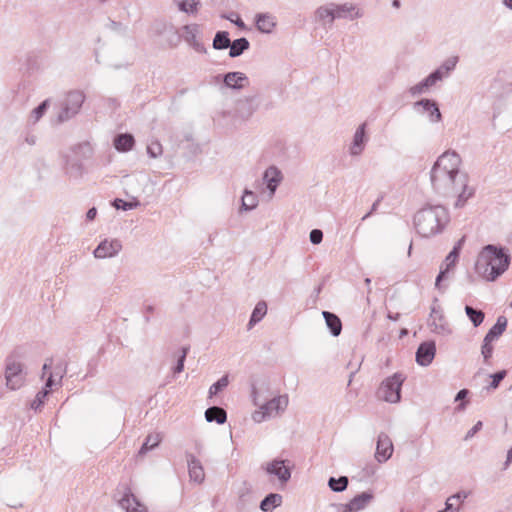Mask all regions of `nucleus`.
Returning <instances> with one entry per match:
<instances>
[{
  "instance_id": "54",
  "label": "nucleus",
  "mask_w": 512,
  "mask_h": 512,
  "mask_svg": "<svg viewBox=\"0 0 512 512\" xmlns=\"http://www.w3.org/2000/svg\"><path fill=\"white\" fill-rule=\"evenodd\" d=\"M312 244H320L323 240V232L320 229H313L309 235Z\"/></svg>"
},
{
  "instance_id": "63",
  "label": "nucleus",
  "mask_w": 512,
  "mask_h": 512,
  "mask_svg": "<svg viewBox=\"0 0 512 512\" xmlns=\"http://www.w3.org/2000/svg\"><path fill=\"white\" fill-rule=\"evenodd\" d=\"M511 462H512V447L507 452V458H506V461L504 463L503 469H507Z\"/></svg>"
},
{
  "instance_id": "32",
  "label": "nucleus",
  "mask_w": 512,
  "mask_h": 512,
  "mask_svg": "<svg viewBox=\"0 0 512 512\" xmlns=\"http://www.w3.org/2000/svg\"><path fill=\"white\" fill-rule=\"evenodd\" d=\"M316 18L323 22L324 25L331 26L335 20V13L333 10V5L328 4L325 6H320L315 12Z\"/></svg>"
},
{
  "instance_id": "8",
  "label": "nucleus",
  "mask_w": 512,
  "mask_h": 512,
  "mask_svg": "<svg viewBox=\"0 0 512 512\" xmlns=\"http://www.w3.org/2000/svg\"><path fill=\"white\" fill-rule=\"evenodd\" d=\"M465 241V238L462 237L452 248V250L449 252V254L444 259L440 271L436 277L435 280V287L440 290L444 291L446 289V286H442V281H444L447 278V274L455 267L456 262L458 261L460 251L462 248V245Z\"/></svg>"
},
{
  "instance_id": "62",
  "label": "nucleus",
  "mask_w": 512,
  "mask_h": 512,
  "mask_svg": "<svg viewBox=\"0 0 512 512\" xmlns=\"http://www.w3.org/2000/svg\"><path fill=\"white\" fill-rule=\"evenodd\" d=\"M37 137L35 135L29 134L25 137V142L32 146L36 144Z\"/></svg>"
},
{
  "instance_id": "46",
  "label": "nucleus",
  "mask_w": 512,
  "mask_h": 512,
  "mask_svg": "<svg viewBox=\"0 0 512 512\" xmlns=\"http://www.w3.org/2000/svg\"><path fill=\"white\" fill-rule=\"evenodd\" d=\"M112 205L116 209L127 211L137 208L140 205V202L137 199H135L134 201H124L122 199L116 198L113 201Z\"/></svg>"
},
{
  "instance_id": "2",
  "label": "nucleus",
  "mask_w": 512,
  "mask_h": 512,
  "mask_svg": "<svg viewBox=\"0 0 512 512\" xmlns=\"http://www.w3.org/2000/svg\"><path fill=\"white\" fill-rule=\"evenodd\" d=\"M430 180L434 191L444 197L458 196L456 206L464 203L474 194V189L469 188L466 173L454 174L449 171L430 172Z\"/></svg>"
},
{
  "instance_id": "56",
  "label": "nucleus",
  "mask_w": 512,
  "mask_h": 512,
  "mask_svg": "<svg viewBox=\"0 0 512 512\" xmlns=\"http://www.w3.org/2000/svg\"><path fill=\"white\" fill-rule=\"evenodd\" d=\"M482 426H483V423L482 421H478L465 435L464 437V440L465 441H468L469 439H471L472 437H474V435L479 432L481 429H482Z\"/></svg>"
},
{
  "instance_id": "48",
  "label": "nucleus",
  "mask_w": 512,
  "mask_h": 512,
  "mask_svg": "<svg viewBox=\"0 0 512 512\" xmlns=\"http://www.w3.org/2000/svg\"><path fill=\"white\" fill-rule=\"evenodd\" d=\"M147 154L150 158H158L163 153V147L158 140H153L147 145Z\"/></svg>"
},
{
  "instance_id": "45",
  "label": "nucleus",
  "mask_w": 512,
  "mask_h": 512,
  "mask_svg": "<svg viewBox=\"0 0 512 512\" xmlns=\"http://www.w3.org/2000/svg\"><path fill=\"white\" fill-rule=\"evenodd\" d=\"M50 394V391L46 388H42L35 396V399L31 402L30 407L35 411L41 410L43 407L47 396Z\"/></svg>"
},
{
  "instance_id": "18",
  "label": "nucleus",
  "mask_w": 512,
  "mask_h": 512,
  "mask_svg": "<svg viewBox=\"0 0 512 512\" xmlns=\"http://www.w3.org/2000/svg\"><path fill=\"white\" fill-rule=\"evenodd\" d=\"M368 138L366 136V123H362L356 129L352 143L349 148V153L352 156H359L365 149Z\"/></svg>"
},
{
  "instance_id": "30",
  "label": "nucleus",
  "mask_w": 512,
  "mask_h": 512,
  "mask_svg": "<svg viewBox=\"0 0 512 512\" xmlns=\"http://www.w3.org/2000/svg\"><path fill=\"white\" fill-rule=\"evenodd\" d=\"M205 419L207 422L224 424L227 420V413L219 406H211L205 411Z\"/></svg>"
},
{
  "instance_id": "60",
  "label": "nucleus",
  "mask_w": 512,
  "mask_h": 512,
  "mask_svg": "<svg viewBox=\"0 0 512 512\" xmlns=\"http://www.w3.org/2000/svg\"><path fill=\"white\" fill-rule=\"evenodd\" d=\"M380 199H377L373 204H372V207L370 209V211L368 213H366L363 217H362V221L366 220L368 217H370L378 208V205L380 203Z\"/></svg>"
},
{
  "instance_id": "27",
  "label": "nucleus",
  "mask_w": 512,
  "mask_h": 512,
  "mask_svg": "<svg viewBox=\"0 0 512 512\" xmlns=\"http://www.w3.org/2000/svg\"><path fill=\"white\" fill-rule=\"evenodd\" d=\"M257 29L262 33H271L276 25L275 18L268 13H259L255 17Z\"/></svg>"
},
{
  "instance_id": "9",
  "label": "nucleus",
  "mask_w": 512,
  "mask_h": 512,
  "mask_svg": "<svg viewBox=\"0 0 512 512\" xmlns=\"http://www.w3.org/2000/svg\"><path fill=\"white\" fill-rule=\"evenodd\" d=\"M461 162V157L456 151L448 150L438 157L431 170L462 174L463 172L459 170Z\"/></svg>"
},
{
  "instance_id": "50",
  "label": "nucleus",
  "mask_w": 512,
  "mask_h": 512,
  "mask_svg": "<svg viewBox=\"0 0 512 512\" xmlns=\"http://www.w3.org/2000/svg\"><path fill=\"white\" fill-rule=\"evenodd\" d=\"M494 347L491 341H487L483 339V343L481 346V354L483 356V360L485 364H489L490 358L492 357Z\"/></svg>"
},
{
  "instance_id": "11",
  "label": "nucleus",
  "mask_w": 512,
  "mask_h": 512,
  "mask_svg": "<svg viewBox=\"0 0 512 512\" xmlns=\"http://www.w3.org/2000/svg\"><path fill=\"white\" fill-rule=\"evenodd\" d=\"M201 29L198 24H187L182 27L181 38L196 52L205 54L206 47L200 39Z\"/></svg>"
},
{
  "instance_id": "4",
  "label": "nucleus",
  "mask_w": 512,
  "mask_h": 512,
  "mask_svg": "<svg viewBox=\"0 0 512 512\" xmlns=\"http://www.w3.org/2000/svg\"><path fill=\"white\" fill-rule=\"evenodd\" d=\"M252 398L255 406L259 407V410L252 414V419L256 423H261L266 419L278 415L283 412L288 406V396L280 395L273 397L270 400H266L261 397V394L255 387L252 389Z\"/></svg>"
},
{
  "instance_id": "43",
  "label": "nucleus",
  "mask_w": 512,
  "mask_h": 512,
  "mask_svg": "<svg viewBox=\"0 0 512 512\" xmlns=\"http://www.w3.org/2000/svg\"><path fill=\"white\" fill-rule=\"evenodd\" d=\"M435 85V83L431 80L429 76L423 79L418 84L409 88V93L412 96H417L425 93L431 86Z\"/></svg>"
},
{
  "instance_id": "14",
  "label": "nucleus",
  "mask_w": 512,
  "mask_h": 512,
  "mask_svg": "<svg viewBox=\"0 0 512 512\" xmlns=\"http://www.w3.org/2000/svg\"><path fill=\"white\" fill-rule=\"evenodd\" d=\"M374 499L372 491L362 492L353 497L348 503L342 504L343 512H359L365 509Z\"/></svg>"
},
{
  "instance_id": "16",
  "label": "nucleus",
  "mask_w": 512,
  "mask_h": 512,
  "mask_svg": "<svg viewBox=\"0 0 512 512\" xmlns=\"http://www.w3.org/2000/svg\"><path fill=\"white\" fill-rule=\"evenodd\" d=\"M223 86L232 90H241L249 85V79L243 72H228L222 76Z\"/></svg>"
},
{
  "instance_id": "49",
  "label": "nucleus",
  "mask_w": 512,
  "mask_h": 512,
  "mask_svg": "<svg viewBox=\"0 0 512 512\" xmlns=\"http://www.w3.org/2000/svg\"><path fill=\"white\" fill-rule=\"evenodd\" d=\"M229 384L228 376H222L218 381H216L209 389V397L216 395L218 392L222 391Z\"/></svg>"
},
{
  "instance_id": "59",
  "label": "nucleus",
  "mask_w": 512,
  "mask_h": 512,
  "mask_svg": "<svg viewBox=\"0 0 512 512\" xmlns=\"http://www.w3.org/2000/svg\"><path fill=\"white\" fill-rule=\"evenodd\" d=\"M468 394H469V390L468 389H461V390H459L457 392L454 401L455 402H458V401L464 402V399H466Z\"/></svg>"
},
{
  "instance_id": "17",
  "label": "nucleus",
  "mask_w": 512,
  "mask_h": 512,
  "mask_svg": "<svg viewBox=\"0 0 512 512\" xmlns=\"http://www.w3.org/2000/svg\"><path fill=\"white\" fill-rule=\"evenodd\" d=\"M285 463V460L275 459L266 465L265 470L268 474L275 475L281 483H286L291 478V470Z\"/></svg>"
},
{
  "instance_id": "37",
  "label": "nucleus",
  "mask_w": 512,
  "mask_h": 512,
  "mask_svg": "<svg viewBox=\"0 0 512 512\" xmlns=\"http://www.w3.org/2000/svg\"><path fill=\"white\" fill-rule=\"evenodd\" d=\"M181 12L189 15H196L199 10V0H173Z\"/></svg>"
},
{
  "instance_id": "41",
  "label": "nucleus",
  "mask_w": 512,
  "mask_h": 512,
  "mask_svg": "<svg viewBox=\"0 0 512 512\" xmlns=\"http://www.w3.org/2000/svg\"><path fill=\"white\" fill-rule=\"evenodd\" d=\"M465 312L475 327L480 326L484 321L485 314L482 310L475 309L472 306L466 305Z\"/></svg>"
},
{
  "instance_id": "52",
  "label": "nucleus",
  "mask_w": 512,
  "mask_h": 512,
  "mask_svg": "<svg viewBox=\"0 0 512 512\" xmlns=\"http://www.w3.org/2000/svg\"><path fill=\"white\" fill-rule=\"evenodd\" d=\"M181 39V34L175 27L167 34V43L170 47H177L181 42Z\"/></svg>"
},
{
  "instance_id": "55",
  "label": "nucleus",
  "mask_w": 512,
  "mask_h": 512,
  "mask_svg": "<svg viewBox=\"0 0 512 512\" xmlns=\"http://www.w3.org/2000/svg\"><path fill=\"white\" fill-rule=\"evenodd\" d=\"M107 28L118 33H124L127 29V27L124 26L121 22H117L114 20H109Z\"/></svg>"
},
{
  "instance_id": "28",
  "label": "nucleus",
  "mask_w": 512,
  "mask_h": 512,
  "mask_svg": "<svg viewBox=\"0 0 512 512\" xmlns=\"http://www.w3.org/2000/svg\"><path fill=\"white\" fill-rule=\"evenodd\" d=\"M508 320L505 316L501 315L497 318L496 323L489 329L484 339L493 342L498 339L506 330Z\"/></svg>"
},
{
  "instance_id": "20",
  "label": "nucleus",
  "mask_w": 512,
  "mask_h": 512,
  "mask_svg": "<svg viewBox=\"0 0 512 512\" xmlns=\"http://www.w3.org/2000/svg\"><path fill=\"white\" fill-rule=\"evenodd\" d=\"M457 62V56L449 57L428 76L436 84L438 81H441L444 77L448 76L449 73L455 69Z\"/></svg>"
},
{
  "instance_id": "57",
  "label": "nucleus",
  "mask_w": 512,
  "mask_h": 512,
  "mask_svg": "<svg viewBox=\"0 0 512 512\" xmlns=\"http://www.w3.org/2000/svg\"><path fill=\"white\" fill-rule=\"evenodd\" d=\"M224 17L226 19H228L229 21L235 23L240 28H243L245 26L243 20L238 15H236L235 13H231V15L224 16Z\"/></svg>"
},
{
  "instance_id": "61",
  "label": "nucleus",
  "mask_w": 512,
  "mask_h": 512,
  "mask_svg": "<svg viewBox=\"0 0 512 512\" xmlns=\"http://www.w3.org/2000/svg\"><path fill=\"white\" fill-rule=\"evenodd\" d=\"M97 215V209L95 207L90 208L86 213V219L92 221Z\"/></svg>"
},
{
  "instance_id": "10",
  "label": "nucleus",
  "mask_w": 512,
  "mask_h": 512,
  "mask_svg": "<svg viewBox=\"0 0 512 512\" xmlns=\"http://www.w3.org/2000/svg\"><path fill=\"white\" fill-rule=\"evenodd\" d=\"M428 326L431 331L439 335H449L452 330L446 321L443 310L440 306L433 305L428 319Z\"/></svg>"
},
{
  "instance_id": "31",
  "label": "nucleus",
  "mask_w": 512,
  "mask_h": 512,
  "mask_svg": "<svg viewBox=\"0 0 512 512\" xmlns=\"http://www.w3.org/2000/svg\"><path fill=\"white\" fill-rule=\"evenodd\" d=\"M282 504V496L278 493H270L260 502V509L263 512H272Z\"/></svg>"
},
{
  "instance_id": "38",
  "label": "nucleus",
  "mask_w": 512,
  "mask_h": 512,
  "mask_svg": "<svg viewBox=\"0 0 512 512\" xmlns=\"http://www.w3.org/2000/svg\"><path fill=\"white\" fill-rule=\"evenodd\" d=\"M212 45L215 50H224L229 48V46H231L229 33L227 31L216 32Z\"/></svg>"
},
{
  "instance_id": "58",
  "label": "nucleus",
  "mask_w": 512,
  "mask_h": 512,
  "mask_svg": "<svg viewBox=\"0 0 512 512\" xmlns=\"http://www.w3.org/2000/svg\"><path fill=\"white\" fill-rule=\"evenodd\" d=\"M468 497V493L465 491H459L456 494L449 497L450 501L462 502Z\"/></svg>"
},
{
  "instance_id": "29",
  "label": "nucleus",
  "mask_w": 512,
  "mask_h": 512,
  "mask_svg": "<svg viewBox=\"0 0 512 512\" xmlns=\"http://www.w3.org/2000/svg\"><path fill=\"white\" fill-rule=\"evenodd\" d=\"M322 315L331 334L335 337L339 336L342 331V322L340 318L336 314L329 311H323Z\"/></svg>"
},
{
  "instance_id": "42",
  "label": "nucleus",
  "mask_w": 512,
  "mask_h": 512,
  "mask_svg": "<svg viewBox=\"0 0 512 512\" xmlns=\"http://www.w3.org/2000/svg\"><path fill=\"white\" fill-rule=\"evenodd\" d=\"M348 477L340 476L339 478L330 477L328 480V486L333 492H343L348 487Z\"/></svg>"
},
{
  "instance_id": "33",
  "label": "nucleus",
  "mask_w": 512,
  "mask_h": 512,
  "mask_svg": "<svg viewBox=\"0 0 512 512\" xmlns=\"http://www.w3.org/2000/svg\"><path fill=\"white\" fill-rule=\"evenodd\" d=\"M64 170L70 177L79 178L83 174V165L78 159L67 157Z\"/></svg>"
},
{
  "instance_id": "13",
  "label": "nucleus",
  "mask_w": 512,
  "mask_h": 512,
  "mask_svg": "<svg viewBox=\"0 0 512 512\" xmlns=\"http://www.w3.org/2000/svg\"><path fill=\"white\" fill-rule=\"evenodd\" d=\"M393 443L390 439V437L384 433L381 432L378 435L377 444H376V452H375V458L379 463L386 462L388 459L391 458L393 454Z\"/></svg>"
},
{
  "instance_id": "24",
  "label": "nucleus",
  "mask_w": 512,
  "mask_h": 512,
  "mask_svg": "<svg viewBox=\"0 0 512 512\" xmlns=\"http://www.w3.org/2000/svg\"><path fill=\"white\" fill-rule=\"evenodd\" d=\"M119 505L126 512H146V507L141 505L130 491L126 492L119 500Z\"/></svg>"
},
{
  "instance_id": "3",
  "label": "nucleus",
  "mask_w": 512,
  "mask_h": 512,
  "mask_svg": "<svg viewBox=\"0 0 512 512\" xmlns=\"http://www.w3.org/2000/svg\"><path fill=\"white\" fill-rule=\"evenodd\" d=\"M449 212L442 205H427L414 216V225L422 237L441 233L449 222Z\"/></svg>"
},
{
  "instance_id": "15",
  "label": "nucleus",
  "mask_w": 512,
  "mask_h": 512,
  "mask_svg": "<svg viewBox=\"0 0 512 512\" xmlns=\"http://www.w3.org/2000/svg\"><path fill=\"white\" fill-rule=\"evenodd\" d=\"M436 354V344L434 341L422 342L416 351V362L423 367L430 365Z\"/></svg>"
},
{
  "instance_id": "6",
  "label": "nucleus",
  "mask_w": 512,
  "mask_h": 512,
  "mask_svg": "<svg viewBox=\"0 0 512 512\" xmlns=\"http://www.w3.org/2000/svg\"><path fill=\"white\" fill-rule=\"evenodd\" d=\"M18 357L17 352L14 351L5 361V384L12 391L20 389L25 383L24 366Z\"/></svg>"
},
{
  "instance_id": "22",
  "label": "nucleus",
  "mask_w": 512,
  "mask_h": 512,
  "mask_svg": "<svg viewBox=\"0 0 512 512\" xmlns=\"http://www.w3.org/2000/svg\"><path fill=\"white\" fill-rule=\"evenodd\" d=\"M263 180L270 192V196L272 197L282 180V173L277 167L270 166L265 170Z\"/></svg>"
},
{
  "instance_id": "35",
  "label": "nucleus",
  "mask_w": 512,
  "mask_h": 512,
  "mask_svg": "<svg viewBox=\"0 0 512 512\" xmlns=\"http://www.w3.org/2000/svg\"><path fill=\"white\" fill-rule=\"evenodd\" d=\"M267 313V304L265 301H259L254 307L250 320L248 322V330L260 322Z\"/></svg>"
},
{
  "instance_id": "26",
  "label": "nucleus",
  "mask_w": 512,
  "mask_h": 512,
  "mask_svg": "<svg viewBox=\"0 0 512 512\" xmlns=\"http://www.w3.org/2000/svg\"><path fill=\"white\" fill-rule=\"evenodd\" d=\"M135 144L134 136L130 133H120L114 137L113 145L119 152L130 151Z\"/></svg>"
},
{
  "instance_id": "39",
  "label": "nucleus",
  "mask_w": 512,
  "mask_h": 512,
  "mask_svg": "<svg viewBox=\"0 0 512 512\" xmlns=\"http://www.w3.org/2000/svg\"><path fill=\"white\" fill-rule=\"evenodd\" d=\"M161 442V436L160 434H149L144 443L142 444L138 454L139 455H144L146 454L147 452L153 450L154 448H156L159 443Z\"/></svg>"
},
{
  "instance_id": "53",
  "label": "nucleus",
  "mask_w": 512,
  "mask_h": 512,
  "mask_svg": "<svg viewBox=\"0 0 512 512\" xmlns=\"http://www.w3.org/2000/svg\"><path fill=\"white\" fill-rule=\"evenodd\" d=\"M507 371L506 370H500L496 373H493L490 375L492 381L489 384V389H496L499 387L500 382L506 377Z\"/></svg>"
},
{
  "instance_id": "23",
  "label": "nucleus",
  "mask_w": 512,
  "mask_h": 512,
  "mask_svg": "<svg viewBox=\"0 0 512 512\" xmlns=\"http://www.w3.org/2000/svg\"><path fill=\"white\" fill-rule=\"evenodd\" d=\"M421 106L425 112L428 113L429 120L432 123H438L442 120L438 104L432 99H421L415 102L414 107Z\"/></svg>"
},
{
  "instance_id": "19",
  "label": "nucleus",
  "mask_w": 512,
  "mask_h": 512,
  "mask_svg": "<svg viewBox=\"0 0 512 512\" xmlns=\"http://www.w3.org/2000/svg\"><path fill=\"white\" fill-rule=\"evenodd\" d=\"M186 460L190 480L198 484L202 483L205 479V472L200 460L191 453L186 454Z\"/></svg>"
},
{
  "instance_id": "36",
  "label": "nucleus",
  "mask_w": 512,
  "mask_h": 512,
  "mask_svg": "<svg viewBox=\"0 0 512 512\" xmlns=\"http://www.w3.org/2000/svg\"><path fill=\"white\" fill-rule=\"evenodd\" d=\"M66 373V366L58 365L55 367L54 372H50L48 379L46 380L45 387L49 391L56 386L61 384V380Z\"/></svg>"
},
{
  "instance_id": "44",
  "label": "nucleus",
  "mask_w": 512,
  "mask_h": 512,
  "mask_svg": "<svg viewBox=\"0 0 512 512\" xmlns=\"http://www.w3.org/2000/svg\"><path fill=\"white\" fill-rule=\"evenodd\" d=\"M50 107V99H45L37 107H35L30 114V119L33 123H37L46 113Z\"/></svg>"
},
{
  "instance_id": "7",
  "label": "nucleus",
  "mask_w": 512,
  "mask_h": 512,
  "mask_svg": "<svg viewBox=\"0 0 512 512\" xmlns=\"http://www.w3.org/2000/svg\"><path fill=\"white\" fill-rule=\"evenodd\" d=\"M404 380L401 373H395L385 379L378 389V398L389 403H398L401 400V388Z\"/></svg>"
},
{
  "instance_id": "40",
  "label": "nucleus",
  "mask_w": 512,
  "mask_h": 512,
  "mask_svg": "<svg viewBox=\"0 0 512 512\" xmlns=\"http://www.w3.org/2000/svg\"><path fill=\"white\" fill-rule=\"evenodd\" d=\"M257 205V195L254 192L245 189L244 194L242 196L241 208L245 211H251L254 208H256Z\"/></svg>"
},
{
  "instance_id": "51",
  "label": "nucleus",
  "mask_w": 512,
  "mask_h": 512,
  "mask_svg": "<svg viewBox=\"0 0 512 512\" xmlns=\"http://www.w3.org/2000/svg\"><path fill=\"white\" fill-rule=\"evenodd\" d=\"M175 26L171 23L165 22V21H157L154 23L153 29L156 33V35H164L168 34L169 31H172V28Z\"/></svg>"
},
{
  "instance_id": "47",
  "label": "nucleus",
  "mask_w": 512,
  "mask_h": 512,
  "mask_svg": "<svg viewBox=\"0 0 512 512\" xmlns=\"http://www.w3.org/2000/svg\"><path fill=\"white\" fill-rule=\"evenodd\" d=\"M190 350L189 346H184L180 350V354L177 358L176 365L173 367L174 374H179L184 370V363L187 357V354Z\"/></svg>"
},
{
  "instance_id": "21",
  "label": "nucleus",
  "mask_w": 512,
  "mask_h": 512,
  "mask_svg": "<svg viewBox=\"0 0 512 512\" xmlns=\"http://www.w3.org/2000/svg\"><path fill=\"white\" fill-rule=\"evenodd\" d=\"M333 10L336 18H349L351 20L361 18L363 13L353 4L344 3V4H334Z\"/></svg>"
},
{
  "instance_id": "12",
  "label": "nucleus",
  "mask_w": 512,
  "mask_h": 512,
  "mask_svg": "<svg viewBox=\"0 0 512 512\" xmlns=\"http://www.w3.org/2000/svg\"><path fill=\"white\" fill-rule=\"evenodd\" d=\"M122 250V243L118 239H104L95 248V258L104 259L116 256Z\"/></svg>"
},
{
  "instance_id": "5",
  "label": "nucleus",
  "mask_w": 512,
  "mask_h": 512,
  "mask_svg": "<svg viewBox=\"0 0 512 512\" xmlns=\"http://www.w3.org/2000/svg\"><path fill=\"white\" fill-rule=\"evenodd\" d=\"M85 94L80 90H71L58 102L57 123H64L74 118L81 110Z\"/></svg>"
},
{
  "instance_id": "64",
  "label": "nucleus",
  "mask_w": 512,
  "mask_h": 512,
  "mask_svg": "<svg viewBox=\"0 0 512 512\" xmlns=\"http://www.w3.org/2000/svg\"><path fill=\"white\" fill-rule=\"evenodd\" d=\"M51 364H52L51 359L46 360V362L44 363V365L42 367V371H43L42 377L45 375L46 371H48L51 368Z\"/></svg>"
},
{
  "instance_id": "1",
  "label": "nucleus",
  "mask_w": 512,
  "mask_h": 512,
  "mask_svg": "<svg viewBox=\"0 0 512 512\" xmlns=\"http://www.w3.org/2000/svg\"><path fill=\"white\" fill-rule=\"evenodd\" d=\"M511 255L503 246L488 244L480 251L475 263V271L489 282L496 281L508 268Z\"/></svg>"
},
{
  "instance_id": "34",
  "label": "nucleus",
  "mask_w": 512,
  "mask_h": 512,
  "mask_svg": "<svg viewBox=\"0 0 512 512\" xmlns=\"http://www.w3.org/2000/svg\"><path fill=\"white\" fill-rule=\"evenodd\" d=\"M250 47V43L247 38L241 37L233 42L231 41V46H229V56L231 58H236L242 55L246 50Z\"/></svg>"
},
{
  "instance_id": "25",
  "label": "nucleus",
  "mask_w": 512,
  "mask_h": 512,
  "mask_svg": "<svg viewBox=\"0 0 512 512\" xmlns=\"http://www.w3.org/2000/svg\"><path fill=\"white\" fill-rule=\"evenodd\" d=\"M119 505L126 512H146V507L141 505L130 491L126 492L119 500Z\"/></svg>"
}]
</instances>
